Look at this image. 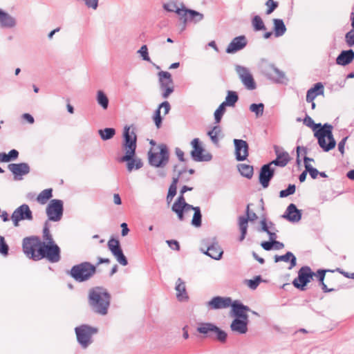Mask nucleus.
<instances>
[{
  "mask_svg": "<svg viewBox=\"0 0 354 354\" xmlns=\"http://www.w3.org/2000/svg\"><path fill=\"white\" fill-rule=\"evenodd\" d=\"M123 142L122 148L125 154L121 158L122 162H127V169H133V163L136 162V167L141 168L142 162L139 158H133L137 147L136 127L135 125H125L122 132Z\"/></svg>",
  "mask_w": 354,
  "mask_h": 354,
  "instance_id": "1",
  "label": "nucleus"
},
{
  "mask_svg": "<svg viewBox=\"0 0 354 354\" xmlns=\"http://www.w3.org/2000/svg\"><path fill=\"white\" fill-rule=\"evenodd\" d=\"M304 123L315 131L314 136L317 138L319 145L324 151H329L335 147L336 141L332 133V125L328 123L324 124L323 126H322L321 123L315 124L313 120L308 115L305 117Z\"/></svg>",
  "mask_w": 354,
  "mask_h": 354,
  "instance_id": "2",
  "label": "nucleus"
},
{
  "mask_svg": "<svg viewBox=\"0 0 354 354\" xmlns=\"http://www.w3.org/2000/svg\"><path fill=\"white\" fill-rule=\"evenodd\" d=\"M88 301L94 313L104 316L108 314L111 304V295L103 287H94L88 292Z\"/></svg>",
  "mask_w": 354,
  "mask_h": 354,
  "instance_id": "3",
  "label": "nucleus"
},
{
  "mask_svg": "<svg viewBox=\"0 0 354 354\" xmlns=\"http://www.w3.org/2000/svg\"><path fill=\"white\" fill-rule=\"evenodd\" d=\"M276 153L277 158L274 160L261 167L259 177H272L274 175L279 174V169L288 164L290 160L288 152L276 151Z\"/></svg>",
  "mask_w": 354,
  "mask_h": 354,
  "instance_id": "4",
  "label": "nucleus"
},
{
  "mask_svg": "<svg viewBox=\"0 0 354 354\" xmlns=\"http://www.w3.org/2000/svg\"><path fill=\"white\" fill-rule=\"evenodd\" d=\"M169 153L166 145L160 144L151 147L148 151V160L151 166L165 167L169 162Z\"/></svg>",
  "mask_w": 354,
  "mask_h": 354,
  "instance_id": "5",
  "label": "nucleus"
},
{
  "mask_svg": "<svg viewBox=\"0 0 354 354\" xmlns=\"http://www.w3.org/2000/svg\"><path fill=\"white\" fill-rule=\"evenodd\" d=\"M43 243L37 236L26 237L23 239V251L27 257L34 261L42 259L41 249Z\"/></svg>",
  "mask_w": 354,
  "mask_h": 354,
  "instance_id": "6",
  "label": "nucleus"
},
{
  "mask_svg": "<svg viewBox=\"0 0 354 354\" xmlns=\"http://www.w3.org/2000/svg\"><path fill=\"white\" fill-rule=\"evenodd\" d=\"M96 272V266L89 262H82L73 266L70 270V275L78 282L90 279Z\"/></svg>",
  "mask_w": 354,
  "mask_h": 354,
  "instance_id": "7",
  "label": "nucleus"
},
{
  "mask_svg": "<svg viewBox=\"0 0 354 354\" xmlns=\"http://www.w3.org/2000/svg\"><path fill=\"white\" fill-rule=\"evenodd\" d=\"M77 341L83 349L87 348L93 343V335L97 333V328L83 324L75 328Z\"/></svg>",
  "mask_w": 354,
  "mask_h": 354,
  "instance_id": "8",
  "label": "nucleus"
},
{
  "mask_svg": "<svg viewBox=\"0 0 354 354\" xmlns=\"http://www.w3.org/2000/svg\"><path fill=\"white\" fill-rule=\"evenodd\" d=\"M259 67L262 74L274 82L282 83L286 79L285 73L268 61L262 60Z\"/></svg>",
  "mask_w": 354,
  "mask_h": 354,
  "instance_id": "9",
  "label": "nucleus"
},
{
  "mask_svg": "<svg viewBox=\"0 0 354 354\" xmlns=\"http://www.w3.org/2000/svg\"><path fill=\"white\" fill-rule=\"evenodd\" d=\"M197 331L208 337H212V334L216 335V339L224 343L226 342L227 335V333L210 322L199 323L197 326Z\"/></svg>",
  "mask_w": 354,
  "mask_h": 354,
  "instance_id": "10",
  "label": "nucleus"
},
{
  "mask_svg": "<svg viewBox=\"0 0 354 354\" xmlns=\"http://www.w3.org/2000/svg\"><path fill=\"white\" fill-rule=\"evenodd\" d=\"M63 201L59 199L50 201L46 207V213L49 221H59L63 216Z\"/></svg>",
  "mask_w": 354,
  "mask_h": 354,
  "instance_id": "11",
  "label": "nucleus"
},
{
  "mask_svg": "<svg viewBox=\"0 0 354 354\" xmlns=\"http://www.w3.org/2000/svg\"><path fill=\"white\" fill-rule=\"evenodd\" d=\"M315 274L311 270L308 266H303L298 271V277L295 278L292 284L297 288L304 290L306 286L313 279Z\"/></svg>",
  "mask_w": 354,
  "mask_h": 354,
  "instance_id": "12",
  "label": "nucleus"
},
{
  "mask_svg": "<svg viewBox=\"0 0 354 354\" xmlns=\"http://www.w3.org/2000/svg\"><path fill=\"white\" fill-rule=\"evenodd\" d=\"M235 71L244 86L250 91L257 88L256 82L250 70L241 65H235Z\"/></svg>",
  "mask_w": 354,
  "mask_h": 354,
  "instance_id": "13",
  "label": "nucleus"
},
{
  "mask_svg": "<svg viewBox=\"0 0 354 354\" xmlns=\"http://www.w3.org/2000/svg\"><path fill=\"white\" fill-rule=\"evenodd\" d=\"M193 149L191 151L192 158L196 162H207L212 160V155L205 152L200 144L198 138H194L191 142Z\"/></svg>",
  "mask_w": 354,
  "mask_h": 354,
  "instance_id": "14",
  "label": "nucleus"
},
{
  "mask_svg": "<svg viewBox=\"0 0 354 354\" xmlns=\"http://www.w3.org/2000/svg\"><path fill=\"white\" fill-rule=\"evenodd\" d=\"M160 88L163 91L162 96L167 98L174 92V82L169 72L160 71L158 73Z\"/></svg>",
  "mask_w": 354,
  "mask_h": 354,
  "instance_id": "15",
  "label": "nucleus"
},
{
  "mask_svg": "<svg viewBox=\"0 0 354 354\" xmlns=\"http://www.w3.org/2000/svg\"><path fill=\"white\" fill-rule=\"evenodd\" d=\"M41 249L42 259L46 258L52 263H56L60 260V249L55 243L50 244L43 243Z\"/></svg>",
  "mask_w": 354,
  "mask_h": 354,
  "instance_id": "16",
  "label": "nucleus"
},
{
  "mask_svg": "<svg viewBox=\"0 0 354 354\" xmlns=\"http://www.w3.org/2000/svg\"><path fill=\"white\" fill-rule=\"evenodd\" d=\"M11 219L14 225L18 227L20 221H32L33 219L32 213L28 205L23 204L13 212Z\"/></svg>",
  "mask_w": 354,
  "mask_h": 354,
  "instance_id": "17",
  "label": "nucleus"
},
{
  "mask_svg": "<svg viewBox=\"0 0 354 354\" xmlns=\"http://www.w3.org/2000/svg\"><path fill=\"white\" fill-rule=\"evenodd\" d=\"M257 218L258 216L254 212L250 211V204H248L246 209V216H240L239 218V227L241 231V236L239 237L240 241H243L245 238L248 221H254L257 220Z\"/></svg>",
  "mask_w": 354,
  "mask_h": 354,
  "instance_id": "18",
  "label": "nucleus"
},
{
  "mask_svg": "<svg viewBox=\"0 0 354 354\" xmlns=\"http://www.w3.org/2000/svg\"><path fill=\"white\" fill-rule=\"evenodd\" d=\"M109 250L116 259L117 261L123 266L128 264V261L123 254L120 242L115 239H111L107 243Z\"/></svg>",
  "mask_w": 354,
  "mask_h": 354,
  "instance_id": "19",
  "label": "nucleus"
},
{
  "mask_svg": "<svg viewBox=\"0 0 354 354\" xmlns=\"http://www.w3.org/2000/svg\"><path fill=\"white\" fill-rule=\"evenodd\" d=\"M193 206L185 203L184 196L180 195L172 205V211L177 214L180 221L183 220V212L192 210Z\"/></svg>",
  "mask_w": 354,
  "mask_h": 354,
  "instance_id": "20",
  "label": "nucleus"
},
{
  "mask_svg": "<svg viewBox=\"0 0 354 354\" xmlns=\"http://www.w3.org/2000/svg\"><path fill=\"white\" fill-rule=\"evenodd\" d=\"M236 158L239 161L244 160L248 156V145L243 140L234 139Z\"/></svg>",
  "mask_w": 354,
  "mask_h": 354,
  "instance_id": "21",
  "label": "nucleus"
},
{
  "mask_svg": "<svg viewBox=\"0 0 354 354\" xmlns=\"http://www.w3.org/2000/svg\"><path fill=\"white\" fill-rule=\"evenodd\" d=\"M232 300L229 297H214L207 303V306L209 309H222L231 306Z\"/></svg>",
  "mask_w": 354,
  "mask_h": 354,
  "instance_id": "22",
  "label": "nucleus"
},
{
  "mask_svg": "<svg viewBox=\"0 0 354 354\" xmlns=\"http://www.w3.org/2000/svg\"><path fill=\"white\" fill-rule=\"evenodd\" d=\"M247 45V40L245 36L241 35L234 38L226 48V53L229 54L234 53Z\"/></svg>",
  "mask_w": 354,
  "mask_h": 354,
  "instance_id": "23",
  "label": "nucleus"
},
{
  "mask_svg": "<svg viewBox=\"0 0 354 354\" xmlns=\"http://www.w3.org/2000/svg\"><path fill=\"white\" fill-rule=\"evenodd\" d=\"M8 167L15 177L26 176L30 170V166L26 162L11 163Z\"/></svg>",
  "mask_w": 354,
  "mask_h": 354,
  "instance_id": "24",
  "label": "nucleus"
},
{
  "mask_svg": "<svg viewBox=\"0 0 354 354\" xmlns=\"http://www.w3.org/2000/svg\"><path fill=\"white\" fill-rule=\"evenodd\" d=\"M248 319L235 318L230 325L232 331L236 334H245L248 331Z\"/></svg>",
  "mask_w": 354,
  "mask_h": 354,
  "instance_id": "25",
  "label": "nucleus"
},
{
  "mask_svg": "<svg viewBox=\"0 0 354 354\" xmlns=\"http://www.w3.org/2000/svg\"><path fill=\"white\" fill-rule=\"evenodd\" d=\"M291 222H298L301 220V210L298 209L295 204H290L283 216Z\"/></svg>",
  "mask_w": 354,
  "mask_h": 354,
  "instance_id": "26",
  "label": "nucleus"
},
{
  "mask_svg": "<svg viewBox=\"0 0 354 354\" xmlns=\"http://www.w3.org/2000/svg\"><path fill=\"white\" fill-rule=\"evenodd\" d=\"M163 109L164 115H167L169 113L171 106L169 103L167 101H165L162 102L156 110L154 115H153V121L155 124L158 129H159L162 124V118L160 115V109Z\"/></svg>",
  "mask_w": 354,
  "mask_h": 354,
  "instance_id": "27",
  "label": "nucleus"
},
{
  "mask_svg": "<svg viewBox=\"0 0 354 354\" xmlns=\"http://www.w3.org/2000/svg\"><path fill=\"white\" fill-rule=\"evenodd\" d=\"M231 306L232 308V311L236 318L248 319V316L245 313L246 311L250 310L248 306H244L243 304H240L236 301L232 304L231 303Z\"/></svg>",
  "mask_w": 354,
  "mask_h": 354,
  "instance_id": "28",
  "label": "nucleus"
},
{
  "mask_svg": "<svg viewBox=\"0 0 354 354\" xmlns=\"http://www.w3.org/2000/svg\"><path fill=\"white\" fill-rule=\"evenodd\" d=\"M324 92V85L321 82L316 83L306 93V101L313 102L317 96L323 95Z\"/></svg>",
  "mask_w": 354,
  "mask_h": 354,
  "instance_id": "29",
  "label": "nucleus"
},
{
  "mask_svg": "<svg viewBox=\"0 0 354 354\" xmlns=\"http://www.w3.org/2000/svg\"><path fill=\"white\" fill-rule=\"evenodd\" d=\"M0 25L3 28H12L16 26V19L0 9Z\"/></svg>",
  "mask_w": 354,
  "mask_h": 354,
  "instance_id": "30",
  "label": "nucleus"
},
{
  "mask_svg": "<svg viewBox=\"0 0 354 354\" xmlns=\"http://www.w3.org/2000/svg\"><path fill=\"white\" fill-rule=\"evenodd\" d=\"M354 59V51L351 49L343 50L338 55L336 62L339 65L346 66Z\"/></svg>",
  "mask_w": 354,
  "mask_h": 354,
  "instance_id": "31",
  "label": "nucleus"
},
{
  "mask_svg": "<svg viewBox=\"0 0 354 354\" xmlns=\"http://www.w3.org/2000/svg\"><path fill=\"white\" fill-rule=\"evenodd\" d=\"M175 289L176 291V297L178 301H185L187 300L188 295L186 291L185 284L180 278L177 279Z\"/></svg>",
  "mask_w": 354,
  "mask_h": 354,
  "instance_id": "32",
  "label": "nucleus"
},
{
  "mask_svg": "<svg viewBox=\"0 0 354 354\" xmlns=\"http://www.w3.org/2000/svg\"><path fill=\"white\" fill-rule=\"evenodd\" d=\"M313 161V159L305 157L304 158V165H305V170H304L301 174L298 176L300 178H304L306 177L307 172L309 173L310 177L315 178L317 177V176L319 174V171L314 168L309 162Z\"/></svg>",
  "mask_w": 354,
  "mask_h": 354,
  "instance_id": "33",
  "label": "nucleus"
},
{
  "mask_svg": "<svg viewBox=\"0 0 354 354\" xmlns=\"http://www.w3.org/2000/svg\"><path fill=\"white\" fill-rule=\"evenodd\" d=\"M223 252L221 247L217 244H212L207 248L205 254L215 260H219L222 257Z\"/></svg>",
  "mask_w": 354,
  "mask_h": 354,
  "instance_id": "34",
  "label": "nucleus"
},
{
  "mask_svg": "<svg viewBox=\"0 0 354 354\" xmlns=\"http://www.w3.org/2000/svg\"><path fill=\"white\" fill-rule=\"evenodd\" d=\"M290 261V266L289 267V269H292L296 266V257L294 256V254L291 252H286L284 255H275L274 256V261L276 263L279 261Z\"/></svg>",
  "mask_w": 354,
  "mask_h": 354,
  "instance_id": "35",
  "label": "nucleus"
},
{
  "mask_svg": "<svg viewBox=\"0 0 354 354\" xmlns=\"http://www.w3.org/2000/svg\"><path fill=\"white\" fill-rule=\"evenodd\" d=\"M273 25L274 33L275 37H281L285 34L286 31V28L282 19H274Z\"/></svg>",
  "mask_w": 354,
  "mask_h": 354,
  "instance_id": "36",
  "label": "nucleus"
},
{
  "mask_svg": "<svg viewBox=\"0 0 354 354\" xmlns=\"http://www.w3.org/2000/svg\"><path fill=\"white\" fill-rule=\"evenodd\" d=\"M52 189H46L41 192L37 197V202L41 205L46 204L48 201L53 196Z\"/></svg>",
  "mask_w": 354,
  "mask_h": 354,
  "instance_id": "37",
  "label": "nucleus"
},
{
  "mask_svg": "<svg viewBox=\"0 0 354 354\" xmlns=\"http://www.w3.org/2000/svg\"><path fill=\"white\" fill-rule=\"evenodd\" d=\"M96 101L97 104L103 109H106L109 106V99L104 91H97L96 95Z\"/></svg>",
  "mask_w": 354,
  "mask_h": 354,
  "instance_id": "38",
  "label": "nucleus"
},
{
  "mask_svg": "<svg viewBox=\"0 0 354 354\" xmlns=\"http://www.w3.org/2000/svg\"><path fill=\"white\" fill-rule=\"evenodd\" d=\"M238 100L239 97L237 93L235 91H229L225 97V100L222 103L225 106H234Z\"/></svg>",
  "mask_w": 354,
  "mask_h": 354,
  "instance_id": "39",
  "label": "nucleus"
},
{
  "mask_svg": "<svg viewBox=\"0 0 354 354\" xmlns=\"http://www.w3.org/2000/svg\"><path fill=\"white\" fill-rule=\"evenodd\" d=\"M238 169L243 177H252L253 167L246 164H239Z\"/></svg>",
  "mask_w": 354,
  "mask_h": 354,
  "instance_id": "40",
  "label": "nucleus"
},
{
  "mask_svg": "<svg viewBox=\"0 0 354 354\" xmlns=\"http://www.w3.org/2000/svg\"><path fill=\"white\" fill-rule=\"evenodd\" d=\"M98 133L102 140H107L111 139L115 136V130L113 128H105L104 129H100Z\"/></svg>",
  "mask_w": 354,
  "mask_h": 354,
  "instance_id": "41",
  "label": "nucleus"
},
{
  "mask_svg": "<svg viewBox=\"0 0 354 354\" xmlns=\"http://www.w3.org/2000/svg\"><path fill=\"white\" fill-rule=\"evenodd\" d=\"M184 167L183 165V163H179L178 165H175L173 166V171H174V176H177V177H180V176L185 174L187 173V170L183 169ZM187 172L189 174L192 175L194 174V170L192 169H190L187 170Z\"/></svg>",
  "mask_w": 354,
  "mask_h": 354,
  "instance_id": "42",
  "label": "nucleus"
},
{
  "mask_svg": "<svg viewBox=\"0 0 354 354\" xmlns=\"http://www.w3.org/2000/svg\"><path fill=\"white\" fill-rule=\"evenodd\" d=\"M43 243H46V244H50L53 243L54 241L53 239V236L50 234V229H49V224L48 221H46L44 225L43 229Z\"/></svg>",
  "mask_w": 354,
  "mask_h": 354,
  "instance_id": "43",
  "label": "nucleus"
},
{
  "mask_svg": "<svg viewBox=\"0 0 354 354\" xmlns=\"http://www.w3.org/2000/svg\"><path fill=\"white\" fill-rule=\"evenodd\" d=\"M250 111L254 113L257 118L263 115L264 111V104L263 103L252 104L249 108Z\"/></svg>",
  "mask_w": 354,
  "mask_h": 354,
  "instance_id": "44",
  "label": "nucleus"
},
{
  "mask_svg": "<svg viewBox=\"0 0 354 354\" xmlns=\"http://www.w3.org/2000/svg\"><path fill=\"white\" fill-rule=\"evenodd\" d=\"M192 210H194V214L192 221V224L195 227H200L201 225V213L198 207H193Z\"/></svg>",
  "mask_w": 354,
  "mask_h": 354,
  "instance_id": "45",
  "label": "nucleus"
},
{
  "mask_svg": "<svg viewBox=\"0 0 354 354\" xmlns=\"http://www.w3.org/2000/svg\"><path fill=\"white\" fill-rule=\"evenodd\" d=\"M178 180V178H174L172 183L169 186L167 196V201L168 203H169L172 201L173 198L176 194Z\"/></svg>",
  "mask_w": 354,
  "mask_h": 354,
  "instance_id": "46",
  "label": "nucleus"
},
{
  "mask_svg": "<svg viewBox=\"0 0 354 354\" xmlns=\"http://www.w3.org/2000/svg\"><path fill=\"white\" fill-rule=\"evenodd\" d=\"M252 24L255 31L263 30L266 29V26L262 19L259 16L256 15L252 20Z\"/></svg>",
  "mask_w": 354,
  "mask_h": 354,
  "instance_id": "47",
  "label": "nucleus"
},
{
  "mask_svg": "<svg viewBox=\"0 0 354 354\" xmlns=\"http://www.w3.org/2000/svg\"><path fill=\"white\" fill-rule=\"evenodd\" d=\"M221 130L220 127L215 126L214 128L207 133V135L210 137L212 142L217 144L218 142V135L221 133Z\"/></svg>",
  "mask_w": 354,
  "mask_h": 354,
  "instance_id": "48",
  "label": "nucleus"
},
{
  "mask_svg": "<svg viewBox=\"0 0 354 354\" xmlns=\"http://www.w3.org/2000/svg\"><path fill=\"white\" fill-rule=\"evenodd\" d=\"M225 105L221 103L218 109L214 112V120L216 123H219L221 120L222 116L225 112Z\"/></svg>",
  "mask_w": 354,
  "mask_h": 354,
  "instance_id": "49",
  "label": "nucleus"
},
{
  "mask_svg": "<svg viewBox=\"0 0 354 354\" xmlns=\"http://www.w3.org/2000/svg\"><path fill=\"white\" fill-rule=\"evenodd\" d=\"M189 20L194 21L195 23L201 21L204 17L202 13L193 10L189 11Z\"/></svg>",
  "mask_w": 354,
  "mask_h": 354,
  "instance_id": "50",
  "label": "nucleus"
},
{
  "mask_svg": "<svg viewBox=\"0 0 354 354\" xmlns=\"http://www.w3.org/2000/svg\"><path fill=\"white\" fill-rule=\"evenodd\" d=\"M261 281V276H257L253 279L247 280L246 283L250 289L255 290Z\"/></svg>",
  "mask_w": 354,
  "mask_h": 354,
  "instance_id": "51",
  "label": "nucleus"
},
{
  "mask_svg": "<svg viewBox=\"0 0 354 354\" xmlns=\"http://www.w3.org/2000/svg\"><path fill=\"white\" fill-rule=\"evenodd\" d=\"M345 41L348 47L354 46V30L351 29L345 35Z\"/></svg>",
  "mask_w": 354,
  "mask_h": 354,
  "instance_id": "52",
  "label": "nucleus"
},
{
  "mask_svg": "<svg viewBox=\"0 0 354 354\" xmlns=\"http://www.w3.org/2000/svg\"><path fill=\"white\" fill-rule=\"evenodd\" d=\"M190 10H188V9H185V8H178V10H176V13L178 14V15L180 17L181 19H183L184 21V22L185 23L186 21H187L188 20H189V11Z\"/></svg>",
  "mask_w": 354,
  "mask_h": 354,
  "instance_id": "53",
  "label": "nucleus"
},
{
  "mask_svg": "<svg viewBox=\"0 0 354 354\" xmlns=\"http://www.w3.org/2000/svg\"><path fill=\"white\" fill-rule=\"evenodd\" d=\"M295 192V185H289L288 188L283 190H281L279 193V196L281 198L287 197L289 195L293 194Z\"/></svg>",
  "mask_w": 354,
  "mask_h": 354,
  "instance_id": "54",
  "label": "nucleus"
},
{
  "mask_svg": "<svg viewBox=\"0 0 354 354\" xmlns=\"http://www.w3.org/2000/svg\"><path fill=\"white\" fill-rule=\"evenodd\" d=\"M138 53L140 55L142 59L147 62H151L150 57L149 56L148 53V48L146 45H143L141 46V48L138 50Z\"/></svg>",
  "mask_w": 354,
  "mask_h": 354,
  "instance_id": "55",
  "label": "nucleus"
},
{
  "mask_svg": "<svg viewBox=\"0 0 354 354\" xmlns=\"http://www.w3.org/2000/svg\"><path fill=\"white\" fill-rule=\"evenodd\" d=\"M266 6L268 7L266 14L270 15L277 8L278 3L274 1V0H268L266 2Z\"/></svg>",
  "mask_w": 354,
  "mask_h": 354,
  "instance_id": "56",
  "label": "nucleus"
},
{
  "mask_svg": "<svg viewBox=\"0 0 354 354\" xmlns=\"http://www.w3.org/2000/svg\"><path fill=\"white\" fill-rule=\"evenodd\" d=\"M8 252V246L6 243L4 238L0 236V253L7 255Z\"/></svg>",
  "mask_w": 354,
  "mask_h": 354,
  "instance_id": "57",
  "label": "nucleus"
},
{
  "mask_svg": "<svg viewBox=\"0 0 354 354\" xmlns=\"http://www.w3.org/2000/svg\"><path fill=\"white\" fill-rule=\"evenodd\" d=\"M164 8L169 12H176L178 7L174 2H169L164 5Z\"/></svg>",
  "mask_w": 354,
  "mask_h": 354,
  "instance_id": "58",
  "label": "nucleus"
},
{
  "mask_svg": "<svg viewBox=\"0 0 354 354\" xmlns=\"http://www.w3.org/2000/svg\"><path fill=\"white\" fill-rule=\"evenodd\" d=\"M85 5L89 8L96 10L98 6V0H82Z\"/></svg>",
  "mask_w": 354,
  "mask_h": 354,
  "instance_id": "59",
  "label": "nucleus"
},
{
  "mask_svg": "<svg viewBox=\"0 0 354 354\" xmlns=\"http://www.w3.org/2000/svg\"><path fill=\"white\" fill-rule=\"evenodd\" d=\"M166 242L171 249L177 250V251L180 250V245L177 241L168 240Z\"/></svg>",
  "mask_w": 354,
  "mask_h": 354,
  "instance_id": "60",
  "label": "nucleus"
},
{
  "mask_svg": "<svg viewBox=\"0 0 354 354\" xmlns=\"http://www.w3.org/2000/svg\"><path fill=\"white\" fill-rule=\"evenodd\" d=\"M8 154V157L9 158V161L14 160L17 158L19 156V152L16 149H12L9 151Z\"/></svg>",
  "mask_w": 354,
  "mask_h": 354,
  "instance_id": "61",
  "label": "nucleus"
},
{
  "mask_svg": "<svg viewBox=\"0 0 354 354\" xmlns=\"http://www.w3.org/2000/svg\"><path fill=\"white\" fill-rule=\"evenodd\" d=\"M261 247L265 250H270L273 248V243L272 241H264L261 243Z\"/></svg>",
  "mask_w": 354,
  "mask_h": 354,
  "instance_id": "62",
  "label": "nucleus"
},
{
  "mask_svg": "<svg viewBox=\"0 0 354 354\" xmlns=\"http://www.w3.org/2000/svg\"><path fill=\"white\" fill-rule=\"evenodd\" d=\"M347 138V137L344 138L338 144V150L342 154H344V146Z\"/></svg>",
  "mask_w": 354,
  "mask_h": 354,
  "instance_id": "63",
  "label": "nucleus"
},
{
  "mask_svg": "<svg viewBox=\"0 0 354 354\" xmlns=\"http://www.w3.org/2000/svg\"><path fill=\"white\" fill-rule=\"evenodd\" d=\"M325 273H326V270H319L317 272V274H315L318 277V279L320 283L324 282V277H325Z\"/></svg>",
  "mask_w": 354,
  "mask_h": 354,
  "instance_id": "64",
  "label": "nucleus"
}]
</instances>
